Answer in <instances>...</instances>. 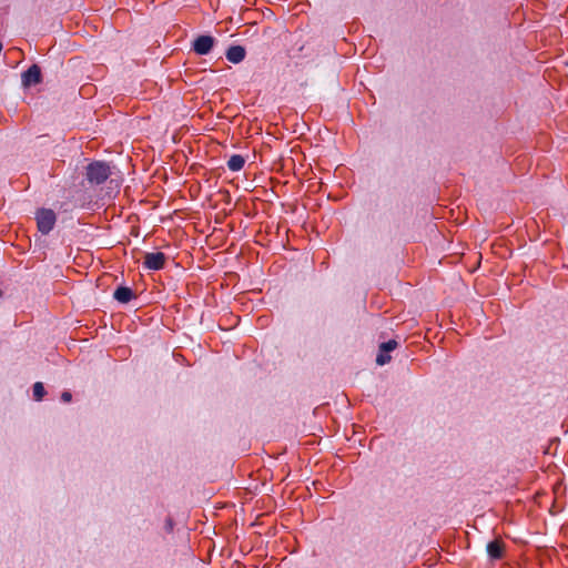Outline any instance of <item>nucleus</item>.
I'll use <instances>...</instances> for the list:
<instances>
[{
	"instance_id": "nucleus-10",
	"label": "nucleus",
	"mask_w": 568,
	"mask_h": 568,
	"mask_svg": "<svg viewBox=\"0 0 568 568\" xmlns=\"http://www.w3.org/2000/svg\"><path fill=\"white\" fill-rule=\"evenodd\" d=\"M45 394L44 386L41 382L33 385V397L36 400H41Z\"/></svg>"
},
{
	"instance_id": "nucleus-3",
	"label": "nucleus",
	"mask_w": 568,
	"mask_h": 568,
	"mask_svg": "<svg viewBox=\"0 0 568 568\" xmlns=\"http://www.w3.org/2000/svg\"><path fill=\"white\" fill-rule=\"evenodd\" d=\"M216 40L209 34H202L194 39L192 50L199 55H206L211 52Z\"/></svg>"
},
{
	"instance_id": "nucleus-13",
	"label": "nucleus",
	"mask_w": 568,
	"mask_h": 568,
	"mask_svg": "<svg viewBox=\"0 0 568 568\" xmlns=\"http://www.w3.org/2000/svg\"><path fill=\"white\" fill-rule=\"evenodd\" d=\"M173 528H174V521L171 517H168L164 523V529L166 530V532L170 534L173 531Z\"/></svg>"
},
{
	"instance_id": "nucleus-6",
	"label": "nucleus",
	"mask_w": 568,
	"mask_h": 568,
	"mask_svg": "<svg viewBox=\"0 0 568 568\" xmlns=\"http://www.w3.org/2000/svg\"><path fill=\"white\" fill-rule=\"evenodd\" d=\"M486 549L491 560H499L504 556L505 545L500 539H495L487 544Z\"/></svg>"
},
{
	"instance_id": "nucleus-12",
	"label": "nucleus",
	"mask_w": 568,
	"mask_h": 568,
	"mask_svg": "<svg viewBox=\"0 0 568 568\" xmlns=\"http://www.w3.org/2000/svg\"><path fill=\"white\" fill-rule=\"evenodd\" d=\"M397 342L395 339H389L388 342L382 343L379 348L382 352L390 353L397 347Z\"/></svg>"
},
{
	"instance_id": "nucleus-15",
	"label": "nucleus",
	"mask_w": 568,
	"mask_h": 568,
	"mask_svg": "<svg viewBox=\"0 0 568 568\" xmlns=\"http://www.w3.org/2000/svg\"><path fill=\"white\" fill-rule=\"evenodd\" d=\"M82 90L85 91L87 93H89V91L91 90V87L82 88Z\"/></svg>"
},
{
	"instance_id": "nucleus-9",
	"label": "nucleus",
	"mask_w": 568,
	"mask_h": 568,
	"mask_svg": "<svg viewBox=\"0 0 568 568\" xmlns=\"http://www.w3.org/2000/svg\"><path fill=\"white\" fill-rule=\"evenodd\" d=\"M245 159L240 154H233L227 161V168L232 172H237L244 168Z\"/></svg>"
},
{
	"instance_id": "nucleus-8",
	"label": "nucleus",
	"mask_w": 568,
	"mask_h": 568,
	"mask_svg": "<svg viewBox=\"0 0 568 568\" xmlns=\"http://www.w3.org/2000/svg\"><path fill=\"white\" fill-rule=\"evenodd\" d=\"M114 300L121 304H128L135 295L134 292L128 286H119L113 293Z\"/></svg>"
},
{
	"instance_id": "nucleus-4",
	"label": "nucleus",
	"mask_w": 568,
	"mask_h": 568,
	"mask_svg": "<svg viewBox=\"0 0 568 568\" xmlns=\"http://www.w3.org/2000/svg\"><path fill=\"white\" fill-rule=\"evenodd\" d=\"M166 256L162 252L146 253L144 255L143 267L150 271H160L164 268Z\"/></svg>"
},
{
	"instance_id": "nucleus-14",
	"label": "nucleus",
	"mask_w": 568,
	"mask_h": 568,
	"mask_svg": "<svg viewBox=\"0 0 568 568\" xmlns=\"http://www.w3.org/2000/svg\"><path fill=\"white\" fill-rule=\"evenodd\" d=\"M61 399L64 403H69L72 399V394L69 390H65L61 394Z\"/></svg>"
},
{
	"instance_id": "nucleus-5",
	"label": "nucleus",
	"mask_w": 568,
	"mask_h": 568,
	"mask_svg": "<svg viewBox=\"0 0 568 568\" xmlns=\"http://www.w3.org/2000/svg\"><path fill=\"white\" fill-rule=\"evenodd\" d=\"M21 79L22 85L26 88L39 84L42 81L41 69L37 64H32L22 73Z\"/></svg>"
},
{
	"instance_id": "nucleus-7",
	"label": "nucleus",
	"mask_w": 568,
	"mask_h": 568,
	"mask_svg": "<svg viewBox=\"0 0 568 568\" xmlns=\"http://www.w3.org/2000/svg\"><path fill=\"white\" fill-rule=\"evenodd\" d=\"M245 55L246 51L242 45H231L225 52L227 61L234 64L242 62L245 59Z\"/></svg>"
},
{
	"instance_id": "nucleus-11",
	"label": "nucleus",
	"mask_w": 568,
	"mask_h": 568,
	"mask_svg": "<svg viewBox=\"0 0 568 568\" xmlns=\"http://www.w3.org/2000/svg\"><path fill=\"white\" fill-rule=\"evenodd\" d=\"M390 358L392 357H390L389 353L382 352L381 348H378V354L376 356L377 365L383 366V365L389 363Z\"/></svg>"
},
{
	"instance_id": "nucleus-2",
	"label": "nucleus",
	"mask_w": 568,
	"mask_h": 568,
	"mask_svg": "<svg viewBox=\"0 0 568 568\" xmlns=\"http://www.w3.org/2000/svg\"><path fill=\"white\" fill-rule=\"evenodd\" d=\"M36 221L39 232L47 235L53 230L57 215L53 210L42 207L36 212Z\"/></svg>"
},
{
	"instance_id": "nucleus-1",
	"label": "nucleus",
	"mask_w": 568,
	"mask_h": 568,
	"mask_svg": "<svg viewBox=\"0 0 568 568\" xmlns=\"http://www.w3.org/2000/svg\"><path fill=\"white\" fill-rule=\"evenodd\" d=\"M111 174V166L104 161H92L85 168V179L91 185L104 183Z\"/></svg>"
}]
</instances>
